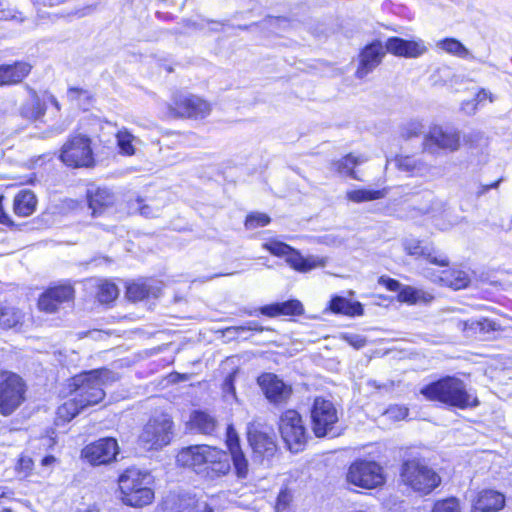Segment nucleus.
Wrapping results in <instances>:
<instances>
[{"label":"nucleus","instance_id":"obj_15","mask_svg":"<svg viewBox=\"0 0 512 512\" xmlns=\"http://www.w3.org/2000/svg\"><path fill=\"white\" fill-rule=\"evenodd\" d=\"M258 383L266 398L273 404H283L291 396V387L274 374L266 373L261 375L258 378Z\"/></svg>","mask_w":512,"mask_h":512},{"label":"nucleus","instance_id":"obj_47","mask_svg":"<svg viewBox=\"0 0 512 512\" xmlns=\"http://www.w3.org/2000/svg\"><path fill=\"white\" fill-rule=\"evenodd\" d=\"M24 20L25 17L21 12L13 8H4L0 0V21H15L21 23Z\"/></svg>","mask_w":512,"mask_h":512},{"label":"nucleus","instance_id":"obj_39","mask_svg":"<svg viewBox=\"0 0 512 512\" xmlns=\"http://www.w3.org/2000/svg\"><path fill=\"white\" fill-rule=\"evenodd\" d=\"M385 197L384 190H370V189H358L350 190L346 193L347 200L354 203H362L373 200H378Z\"/></svg>","mask_w":512,"mask_h":512},{"label":"nucleus","instance_id":"obj_57","mask_svg":"<svg viewBox=\"0 0 512 512\" xmlns=\"http://www.w3.org/2000/svg\"><path fill=\"white\" fill-rule=\"evenodd\" d=\"M234 374H229L223 383V391L224 393H230L233 397H235V387H234Z\"/></svg>","mask_w":512,"mask_h":512},{"label":"nucleus","instance_id":"obj_17","mask_svg":"<svg viewBox=\"0 0 512 512\" xmlns=\"http://www.w3.org/2000/svg\"><path fill=\"white\" fill-rule=\"evenodd\" d=\"M403 247L407 254L416 257H424L431 264L447 267L449 265L448 258L435 250L434 247L423 245L422 242L415 238H406L403 241Z\"/></svg>","mask_w":512,"mask_h":512},{"label":"nucleus","instance_id":"obj_51","mask_svg":"<svg viewBox=\"0 0 512 512\" xmlns=\"http://www.w3.org/2000/svg\"><path fill=\"white\" fill-rule=\"evenodd\" d=\"M179 512H214L213 509L208 506L206 503H203L202 507L196 509L195 501L192 499L183 500L180 503Z\"/></svg>","mask_w":512,"mask_h":512},{"label":"nucleus","instance_id":"obj_40","mask_svg":"<svg viewBox=\"0 0 512 512\" xmlns=\"http://www.w3.org/2000/svg\"><path fill=\"white\" fill-rule=\"evenodd\" d=\"M117 145L120 152L126 156H132L135 154L134 142L137 140L136 137L128 131L126 128L120 129L116 134Z\"/></svg>","mask_w":512,"mask_h":512},{"label":"nucleus","instance_id":"obj_18","mask_svg":"<svg viewBox=\"0 0 512 512\" xmlns=\"http://www.w3.org/2000/svg\"><path fill=\"white\" fill-rule=\"evenodd\" d=\"M385 53L386 49L380 42L366 46L360 54L356 77L362 79L372 72L381 63Z\"/></svg>","mask_w":512,"mask_h":512},{"label":"nucleus","instance_id":"obj_60","mask_svg":"<svg viewBox=\"0 0 512 512\" xmlns=\"http://www.w3.org/2000/svg\"><path fill=\"white\" fill-rule=\"evenodd\" d=\"M57 462L58 459L56 457H54L53 455H48L42 458L40 466L46 468L48 470V473H50L51 469L56 465Z\"/></svg>","mask_w":512,"mask_h":512},{"label":"nucleus","instance_id":"obj_48","mask_svg":"<svg viewBox=\"0 0 512 512\" xmlns=\"http://www.w3.org/2000/svg\"><path fill=\"white\" fill-rule=\"evenodd\" d=\"M33 467L34 462L32 458L22 455L17 462L16 471L20 477L26 478L31 474Z\"/></svg>","mask_w":512,"mask_h":512},{"label":"nucleus","instance_id":"obj_43","mask_svg":"<svg viewBox=\"0 0 512 512\" xmlns=\"http://www.w3.org/2000/svg\"><path fill=\"white\" fill-rule=\"evenodd\" d=\"M233 461V465L238 478H246L248 476V460L246 459L242 450L230 453Z\"/></svg>","mask_w":512,"mask_h":512},{"label":"nucleus","instance_id":"obj_3","mask_svg":"<svg viewBox=\"0 0 512 512\" xmlns=\"http://www.w3.org/2000/svg\"><path fill=\"white\" fill-rule=\"evenodd\" d=\"M151 476L137 468L126 469L118 478L121 500L131 507H143L154 500Z\"/></svg>","mask_w":512,"mask_h":512},{"label":"nucleus","instance_id":"obj_10","mask_svg":"<svg viewBox=\"0 0 512 512\" xmlns=\"http://www.w3.org/2000/svg\"><path fill=\"white\" fill-rule=\"evenodd\" d=\"M91 141L87 136L76 135L63 145L60 158L70 167H90L94 164Z\"/></svg>","mask_w":512,"mask_h":512},{"label":"nucleus","instance_id":"obj_45","mask_svg":"<svg viewBox=\"0 0 512 512\" xmlns=\"http://www.w3.org/2000/svg\"><path fill=\"white\" fill-rule=\"evenodd\" d=\"M432 512H460L459 501L454 497L437 501Z\"/></svg>","mask_w":512,"mask_h":512},{"label":"nucleus","instance_id":"obj_7","mask_svg":"<svg viewBox=\"0 0 512 512\" xmlns=\"http://www.w3.org/2000/svg\"><path fill=\"white\" fill-rule=\"evenodd\" d=\"M173 422L166 414L150 419L139 435L141 445L146 449H159L168 445L172 437Z\"/></svg>","mask_w":512,"mask_h":512},{"label":"nucleus","instance_id":"obj_62","mask_svg":"<svg viewBox=\"0 0 512 512\" xmlns=\"http://www.w3.org/2000/svg\"><path fill=\"white\" fill-rule=\"evenodd\" d=\"M461 109L467 114H474L477 110V103L474 100L462 103Z\"/></svg>","mask_w":512,"mask_h":512},{"label":"nucleus","instance_id":"obj_32","mask_svg":"<svg viewBox=\"0 0 512 512\" xmlns=\"http://www.w3.org/2000/svg\"><path fill=\"white\" fill-rule=\"evenodd\" d=\"M36 196L30 190L20 191L14 198V213L20 217L30 216L36 209Z\"/></svg>","mask_w":512,"mask_h":512},{"label":"nucleus","instance_id":"obj_4","mask_svg":"<svg viewBox=\"0 0 512 512\" xmlns=\"http://www.w3.org/2000/svg\"><path fill=\"white\" fill-rule=\"evenodd\" d=\"M403 482L414 491L428 494L441 482L440 476L429 466L418 459L404 462L401 470Z\"/></svg>","mask_w":512,"mask_h":512},{"label":"nucleus","instance_id":"obj_13","mask_svg":"<svg viewBox=\"0 0 512 512\" xmlns=\"http://www.w3.org/2000/svg\"><path fill=\"white\" fill-rule=\"evenodd\" d=\"M118 453L117 440L106 437L86 445L81 451V457L89 464L99 466L114 461Z\"/></svg>","mask_w":512,"mask_h":512},{"label":"nucleus","instance_id":"obj_21","mask_svg":"<svg viewBox=\"0 0 512 512\" xmlns=\"http://www.w3.org/2000/svg\"><path fill=\"white\" fill-rule=\"evenodd\" d=\"M32 66L27 62H15L11 65H0V86L20 83L28 76Z\"/></svg>","mask_w":512,"mask_h":512},{"label":"nucleus","instance_id":"obj_11","mask_svg":"<svg viewBox=\"0 0 512 512\" xmlns=\"http://www.w3.org/2000/svg\"><path fill=\"white\" fill-rule=\"evenodd\" d=\"M170 115L181 118L203 119L211 112V105L193 94L176 95L168 106Z\"/></svg>","mask_w":512,"mask_h":512},{"label":"nucleus","instance_id":"obj_24","mask_svg":"<svg viewBox=\"0 0 512 512\" xmlns=\"http://www.w3.org/2000/svg\"><path fill=\"white\" fill-rule=\"evenodd\" d=\"M367 161V158L363 155H355L353 153H349L346 156L342 157L339 160L332 161L330 163V169L335 171L340 176L350 177L355 180H361L354 168L358 165H361Z\"/></svg>","mask_w":512,"mask_h":512},{"label":"nucleus","instance_id":"obj_30","mask_svg":"<svg viewBox=\"0 0 512 512\" xmlns=\"http://www.w3.org/2000/svg\"><path fill=\"white\" fill-rule=\"evenodd\" d=\"M24 313L17 307L8 304H0V329H14L23 324Z\"/></svg>","mask_w":512,"mask_h":512},{"label":"nucleus","instance_id":"obj_12","mask_svg":"<svg viewBox=\"0 0 512 512\" xmlns=\"http://www.w3.org/2000/svg\"><path fill=\"white\" fill-rule=\"evenodd\" d=\"M311 420L314 434L317 437H324L338 421L337 410L331 401L317 397L311 409Z\"/></svg>","mask_w":512,"mask_h":512},{"label":"nucleus","instance_id":"obj_23","mask_svg":"<svg viewBox=\"0 0 512 512\" xmlns=\"http://www.w3.org/2000/svg\"><path fill=\"white\" fill-rule=\"evenodd\" d=\"M160 286L151 279L138 280L127 286V297L132 301H141L149 297H158Z\"/></svg>","mask_w":512,"mask_h":512},{"label":"nucleus","instance_id":"obj_27","mask_svg":"<svg viewBox=\"0 0 512 512\" xmlns=\"http://www.w3.org/2000/svg\"><path fill=\"white\" fill-rule=\"evenodd\" d=\"M19 111L23 118L29 121H37L45 115L46 101L41 99L35 91L31 90L30 96L22 103Z\"/></svg>","mask_w":512,"mask_h":512},{"label":"nucleus","instance_id":"obj_58","mask_svg":"<svg viewBox=\"0 0 512 512\" xmlns=\"http://www.w3.org/2000/svg\"><path fill=\"white\" fill-rule=\"evenodd\" d=\"M502 179H498L497 181L487 184V185H479L477 191L475 192L476 196L479 198L482 195L486 194L490 189H496L498 188L499 184L501 183Z\"/></svg>","mask_w":512,"mask_h":512},{"label":"nucleus","instance_id":"obj_55","mask_svg":"<svg viewBox=\"0 0 512 512\" xmlns=\"http://www.w3.org/2000/svg\"><path fill=\"white\" fill-rule=\"evenodd\" d=\"M386 414L391 418H395V419L399 420V419H404L407 416L408 410L403 407L395 406V407L389 408L386 411Z\"/></svg>","mask_w":512,"mask_h":512},{"label":"nucleus","instance_id":"obj_61","mask_svg":"<svg viewBox=\"0 0 512 512\" xmlns=\"http://www.w3.org/2000/svg\"><path fill=\"white\" fill-rule=\"evenodd\" d=\"M289 500H290L289 494L285 491H282L277 498L276 508L278 510L284 509L287 506Z\"/></svg>","mask_w":512,"mask_h":512},{"label":"nucleus","instance_id":"obj_41","mask_svg":"<svg viewBox=\"0 0 512 512\" xmlns=\"http://www.w3.org/2000/svg\"><path fill=\"white\" fill-rule=\"evenodd\" d=\"M118 295L119 289L114 283L105 280L98 285L97 298L100 303L108 304L114 301Z\"/></svg>","mask_w":512,"mask_h":512},{"label":"nucleus","instance_id":"obj_22","mask_svg":"<svg viewBox=\"0 0 512 512\" xmlns=\"http://www.w3.org/2000/svg\"><path fill=\"white\" fill-rule=\"evenodd\" d=\"M87 199L92 215H100L104 209L115 203V195L107 188H91L87 191Z\"/></svg>","mask_w":512,"mask_h":512},{"label":"nucleus","instance_id":"obj_46","mask_svg":"<svg viewBox=\"0 0 512 512\" xmlns=\"http://www.w3.org/2000/svg\"><path fill=\"white\" fill-rule=\"evenodd\" d=\"M270 223V217L264 213H252L246 217L245 226L247 229L264 227Z\"/></svg>","mask_w":512,"mask_h":512},{"label":"nucleus","instance_id":"obj_59","mask_svg":"<svg viewBox=\"0 0 512 512\" xmlns=\"http://www.w3.org/2000/svg\"><path fill=\"white\" fill-rule=\"evenodd\" d=\"M485 100H489V102H493L494 101V96L491 92L487 91L486 89H481L477 94H476V97L474 99V101L477 103V104H481L483 103Z\"/></svg>","mask_w":512,"mask_h":512},{"label":"nucleus","instance_id":"obj_35","mask_svg":"<svg viewBox=\"0 0 512 512\" xmlns=\"http://www.w3.org/2000/svg\"><path fill=\"white\" fill-rule=\"evenodd\" d=\"M191 430L210 435L216 428V420L205 412L196 411L190 418Z\"/></svg>","mask_w":512,"mask_h":512},{"label":"nucleus","instance_id":"obj_14","mask_svg":"<svg viewBox=\"0 0 512 512\" xmlns=\"http://www.w3.org/2000/svg\"><path fill=\"white\" fill-rule=\"evenodd\" d=\"M433 146L450 152L457 151L460 148V133L441 126H433L424 137L423 149L432 152Z\"/></svg>","mask_w":512,"mask_h":512},{"label":"nucleus","instance_id":"obj_49","mask_svg":"<svg viewBox=\"0 0 512 512\" xmlns=\"http://www.w3.org/2000/svg\"><path fill=\"white\" fill-rule=\"evenodd\" d=\"M226 444L230 451V453H234L237 451H240V445H239V437L232 425H229L227 427L226 431Z\"/></svg>","mask_w":512,"mask_h":512},{"label":"nucleus","instance_id":"obj_20","mask_svg":"<svg viewBox=\"0 0 512 512\" xmlns=\"http://www.w3.org/2000/svg\"><path fill=\"white\" fill-rule=\"evenodd\" d=\"M505 497L495 490L481 491L473 504L472 512H499L504 508Z\"/></svg>","mask_w":512,"mask_h":512},{"label":"nucleus","instance_id":"obj_2","mask_svg":"<svg viewBox=\"0 0 512 512\" xmlns=\"http://www.w3.org/2000/svg\"><path fill=\"white\" fill-rule=\"evenodd\" d=\"M118 379V374L102 368L74 376L68 386L71 395H75L77 400L88 408L100 403L105 398L103 387Z\"/></svg>","mask_w":512,"mask_h":512},{"label":"nucleus","instance_id":"obj_36","mask_svg":"<svg viewBox=\"0 0 512 512\" xmlns=\"http://www.w3.org/2000/svg\"><path fill=\"white\" fill-rule=\"evenodd\" d=\"M85 409L84 405L80 403V400H77L75 395L70 394V398L58 407L57 415L58 418L68 422Z\"/></svg>","mask_w":512,"mask_h":512},{"label":"nucleus","instance_id":"obj_25","mask_svg":"<svg viewBox=\"0 0 512 512\" xmlns=\"http://www.w3.org/2000/svg\"><path fill=\"white\" fill-rule=\"evenodd\" d=\"M203 464H208L212 470L219 474H226L230 470V464L226 452L216 447L202 445Z\"/></svg>","mask_w":512,"mask_h":512},{"label":"nucleus","instance_id":"obj_5","mask_svg":"<svg viewBox=\"0 0 512 512\" xmlns=\"http://www.w3.org/2000/svg\"><path fill=\"white\" fill-rule=\"evenodd\" d=\"M263 248L277 257L285 258L286 263L294 270L307 273L313 269L324 267L327 258L317 255H308L304 257L298 250L291 246L276 240L265 242Z\"/></svg>","mask_w":512,"mask_h":512},{"label":"nucleus","instance_id":"obj_38","mask_svg":"<svg viewBox=\"0 0 512 512\" xmlns=\"http://www.w3.org/2000/svg\"><path fill=\"white\" fill-rule=\"evenodd\" d=\"M437 47L456 57L467 59L472 58L469 50L457 39L446 38L437 42Z\"/></svg>","mask_w":512,"mask_h":512},{"label":"nucleus","instance_id":"obj_26","mask_svg":"<svg viewBox=\"0 0 512 512\" xmlns=\"http://www.w3.org/2000/svg\"><path fill=\"white\" fill-rule=\"evenodd\" d=\"M248 441L253 452L261 457L272 456L276 450L273 437L258 430L248 432Z\"/></svg>","mask_w":512,"mask_h":512},{"label":"nucleus","instance_id":"obj_64","mask_svg":"<svg viewBox=\"0 0 512 512\" xmlns=\"http://www.w3.org/2000/svg\"><path fill=\"white\" fill-rule=\"evenodd\" d=\"M239 330H251L262 332L264 330L263 327L259 326L256 322H249L247 327H238Z\"/></svg>","mask_w":512,"mask_h":512},{"label":"nucleus","instance_id":"obj_50","mask_svg":"<svg viewBox=\"0 0 512 512\" xmlns=\"http://www.w3.org/2000/svg\"><path fill=\"white\" fill-rule=\"evenodd\" d=\"M423 130V126L420 122H411L403 127L401 131V137L405 140H409L413 137H418Z\"/></svg>","mask_w":512,"mask_h":512},{"label":"nucleus","instance_id":"obj_16","mask_svg":"<svg viewBox=\"0 0 512 512\" xmlns=\"http://www.w3.org/2000/svg\"><path fill=\"white\" fill-rule=\"evenodd\" d=\"M74 296V290L70 285H60L45 291L38 300V307L46 313H54L59 306L71 301Z\"/></svg>","mask_w":512,"mask_h":512},{"label":"nucleus","instance_id":"obj_1","mask_svg":"<svg viewBox=\"0 0 512 512\" xmlns=\"http://www.w3.org/2000/svg\"><path fill=\"white\" fill-rule=\"evenodd\" d=\"M420 393L429 401H437L458 409L478 405L477 397L467 390L464 381L453 376H446L424 386Z\"/></svg>","mask_w":512,"mask_h":512},{"label":"nucleus","instance_id":"obj_28","mask_svg":"<svg viewBox=\"0 0 512 512\" xmlns=\"http://www.w3.org/2000/svg\"><path fill=\"white\" fill-rule=\"evenodd\" d=\"M425 276L433 282H439L447 285L454 290L466 288L470 279L464 271H442L441 276H435L429 269L425 270Z\"/></svg>","mask_w":512,"mask_h":512},{"label":"nucleus","instance_id":"obj_63","mask_svg":"<svg viewBox=\"0 0 512 512\" xmlns=\"http://www.w3.org/2000/svg\"><path fill=\"white\" fill-rule=\"evenodd\" d=\"M2 200L3 196H0V223L5 225L12 224V221L10 220L9 216L4 212L3 206H2Z\"/></svg>","mask_w":512,"mask_h":512},{"label":"nucleus","instance_id":"obj_6","mask_svg":"<svg viewBox=\"0 0 512 512\" xmlns=\"http://www.w3.org/2000/svg\"><path fill=\"white\" fill-rule=\"evenodd\" d=\"M279 431L282 439L292 452L301 451L307 443V429L301 415L296 410H287L281 415Z\"/></svg>","mask_w":512,"mask_h":512},{"label":"nucleus","instance_id":"obj_34","mask_svg":"<svg viewBox=\"0 0 512 512\" xmlns=\"http://www.w3.org/2000/svg\"><path fill=\"white\" fill-rule=\"evenodd\" d=\"M330 309L334 313L347 316H360L363 314V307L360 302H351L340 296H336L330 301Z\"/></svg>","mask_w":512,"mask_h":512},{"label":"nucleus","instance_id":"obj_9","mask_svg":"<svg viewBox=\"0 0 512 512\" xmlns=\"http://www.w3.org/2000/svg\"><path fill=\"white\" fill-rule=\"evenodd\" d=\"M346 478L349 483L365 489H373L385 481L382 467L374 461L367 460L353 462Z\"/></svg>","mask_w":512,"mask_h":512},{"label":"nucleus","instance_id":"obj_44","mask_svg":"<svg viewBox=\"0 0 512 512\" xmlns=\"http://www.w3.org/2000/svg\"><path fill=\"white\" fill-rule=\"evenodd\" d=\"M279 309L280 314L286 316H299L304 313L302 303L294 299L279 303Z\"/></svg>","mask_w":512,"mask_h":512},{"label":"nucleus","instance_id":"obj_56","mask_svg":"<svg viewBox=\"0 0 512 512\" xmlns=\"http://www.w3.org/2000/svg\"><path fill=\"white\" fill-rule=\"evenodd\" d=\"M379 283L383 284L389 291H400L403 287L399 281L391 278L381 277Z\"/></svg>","mask_w":512,"mask_h":512},{"label":"nucleus","instance_id":"obj_31","mask_svg":"<svg viewBox=\"0 0 512 512\" xmlns=\"http://www.w3.org/2000/svg\"><path fill=\"white\" fill-rule=\"evenodd\" d=\"M398 301L409 305L428 304L433 299L432 293L412 286H403L398 293Z\"/></svg>","mask_w":512,"mask_h":512},{"label":"nucleus","instance_id":"obj_53","mask_svg":"<svg viewBox=\"0 0 512 512\" xmlns=\"http://www.w3.org/2000/svg\"><path fill=\"white\" fill-rule=\"evenodd\" d=\"M137 204L140 205L141 201L137 200ZM139 212L145 217H156L159 215V209L155 208L151 204H144L139 206Z\"/></svg>","mask_w":512,"mask_h":512},{"label":"nucleus","instance_id":"obj_29","mask_svg":"<svg viewBox=\"0 0 512 512\" xmlns=\"http://www.w3.org/2000/svg\"><path fill=\"white\" fill-rule=\"evenodd\" d=\"M395 166L411 176H426L432 169L431 165L422 159L413 156H397L394 159Z\"/></svg>","mask_w":512,"mask_h":512},{"label":"nucleus","instance_id":"obj_8","mask_svg":"<svg viewBox=\"0 0 512 512\" xmlns=\"http://www.w3.org/2000/svg\"><path fill=\"white\" fill-rule=\"evenodd\" d=\"M25 385L22 379L13 373L0 374V413L12 414L23 402Z\"/></svg>","mask_w":512,"mask_h":512},{"label":"nucleus","instance_id":"obj_37","mask_svg":"<svg viewBox=\"0 0 512 512\" xmlns=\"http://www.w3.org/2000/svg\"><path fill=\"white\" fill-rule=\"evenodd\" d=\"M67 98L73 105L83 110H88L93 102L91 92L78 87H70L67 91Z\"/></svg>","mask_w":512,"mask_h":512},{"label":"nucleus","instance_id":"obj_19","mask_svg":"<svg viewBox=\"0 0 512 512\" xmlns=\"http://www.w3.org/2000/svg\"><path fill=\"white\" fill-rule=\"evenodd\" d=\"M385 49L396 56L407 58L418 57L426 51L422 41H407L398 37L389 38Z\"/></svg>","mask_w":512,"mask_h":512},{"label":"nucleus","instance_id":"obj_42","mask_svg":"<svg viewBox=\"0 0 512 512\" xmlns=\"http://www.w3.org/2000/svg\"><path fill=\"white\" fill-rule=\"evenodd\" d=\"M495 323L483 319V320H467V321H459L458 328L462 331H471L472 333H476L477 331H489L494 330Z\"/></svg>","mask_w":512,"mask_h":512},{"label":"nucleus","instance_id":"obj_54","mask_svg":"<svg viewBox=\"0 0 512 512\" xmlns=\"http://www.w3.org/2000/svg\"><path fill=\"white\" fill-rule=\"evenodd\" d=\"M260 313L268 317L280 316L279 303H273L260 308Z\"/></svg>","mask_w":512,"mask_h":512},{"label":"nucleus","instance_id":"obj_52","mask_svg":"<svg viewBox=\"0 0 512 512\" xmlns=\"http://www.w3.org/2000/svg\"><path fill=\"white\" fill-rule=\"evenodd\" d=\"M344 340L356 349L362 348L366 344L365 338L357 334H346Z\"/></svg>","mask_w":512,"mask_h":512},{"label":"nucleus","instance_id":"obj_33","mask_svg":"<svg viewBox=\"0 0 512 512\" xmlns=\"http://www.w3.org/2000/svg\"><path fill=\"white\" fill-rule=\"evenodd\" d=\"M177 463L183 467L197 468L203 465L202 445L183 448L177 455Z\"/></svg>","mask_w":512,"mask_h":512}]
</instances>
